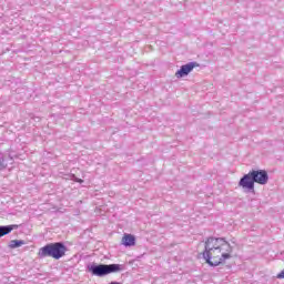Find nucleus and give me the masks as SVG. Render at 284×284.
<instances>
[{"mask_svg": "<svg viewBox=\"0 0 284 284\" xmlns=\"http://www.w3.org/2000/svg\"><path fill=\"white\" fill-rule=\"evenodd\" d=\"M232 252H234V247L224 237H209L205 241L203 258L209 265L216 267L232 258Z\"/></svg>", "mask_w": 284, "mask_h": 284, "instance_id": "1", "label": "nucleus"}, {"mask_svg": "<svg viewBox=\"0 0 284 284\" xmlns=\"http://www.w3.org/2000/svg\"><path fill=\"white\" fill-rule=\"evenodd\" d=\"M267 181H270V175L267 174V171L252 170L241 178L239 186L243 187V190L254 192V183H258V185H267Z\"/></svg>", "mask_w": 284, "mask_h": 284, "instance_id": "2", "label": "nucleus"}, {"mask_svg": "<svg viewBox=\"0 0 284 284\" xmlns=\"http://www.w3.org/2000/svg\"><path fill=\"white\" fill-rule=\"evenodd\" d=\"M65 252H68V247L62 242H55L47 244L45 246L41 247L39 251L40 258H45L50 256L51 258H63L65 256Z\"/></svg>", "mask_w": 284, "mask_h": 284, "instance_id": "3", "label": "nucleus"}, {"mask_svg": "<svg viewBox=\"0 0 284 284\" xmlns=\"http://www.w3.org/2000/svg\"><path fill=\"white\" fill-rule=\"evenodd\" d=\"M89 272L93 276H99L102 278L103 276H108V274H116V272H122L123 265L121 264H92L88 266Z\"/></svg>", "mask_w": 284, "mask_h": 284, "instance_id": "4", "label": "nucleus"}, {"mask_svg": "<svg viewBox=\"0 0 284 284\" xmlns=\"http://www.w3.org/2000/svg\"><path fill=\"white\" fill-rule=\"evenodd\" d=\"M194 68H199V63L189 62V63L182 65L180 68V70H178L175 72L176 79H183V77H187V74H190V72H192V70H194Z\"/></svg>", "mask_w": 284, "mask_h": 284, "instance_id": "5", "label": "nucleus"}, {"mask_svg": "<svg viewBox=\"0 0 284 284\" xmlns=\"http://www.w3.org/2000/svg\"><path fill=\"white\" fill-rule=\"evenodd\" d=\"M122 245L125 247H132V245H136V239L132 234H124L122 237Z\"/></svg>", "mask_w": 284, "mask_h": 284, "instance_id": "6", "label": "nucleus"}, {"mask_svg": "<svg viewBox=\"0 0 284 284\" xmlns=\"http://www.w3.org/2000/svg\"><path fill=\"white\" fill-rule=\"evenodd\" d=\"M17 227H19L17 224L0 226V239L1 236H6V234H10V232H12V230H17Z\"/></svg>", "mask_w": 284, "mask_h": 284, "instance_id": "7", "label": "nucleus"}, {"mask_svg": "<svg viewBox=\"0 0 284 284\" xmlns=\"http://www.w3.org/2000/svg\"><path fill=\"white\" fill-rule=\"evenodd\" d=\"M21 245H26V241H23V240H12L9 243V247L11 250H16L17 247H21Z\"/></svg>", "mask_w": 284, "mask_h": 284, "instance_id": "8", "label": "nucleus"}, {"mask_svg": "<svg viewBox=\"0 0 284 284\" xmlns=\"http://www.w3.org/2000/svg\"><path fill=\"white\" fill-rule=\"evenodd\" d=\"M8 168V163L6 162V159H3V155L0 154V170H6Z\"/></svg>", "mask_w": 284, "mask_h": 284, "instance_id": "9", "label": "nucleus"}, {"mask_svg": "<svg viewBox=\"0 0 284 284\" xmlns=\"http://www.w3.org/2000/svg\"><path fill=\"white\" fill-rule=\"evenodd\" d=\"M69 179H70L71 181H74V183H83V180L77 178V175H74V174L69 175Z\"/></svg>", "mask_w": 284, "mask_h": 284, "instance_id": "10", "label": "nucleus"}, {"mask_svg": "<svg viewBox=\"0 0 284 284\" xmlns=\"http://www.w3.org/2000/svg\"><path fill=\"white\" fill-rule=\"evenodd\" d=\"M276 278H284V268L276 275Z\"/></svg>", "mask_w": 284, "mask_h": 284, "instance_id": "11", "label": "nucleus"}]
</instances>
